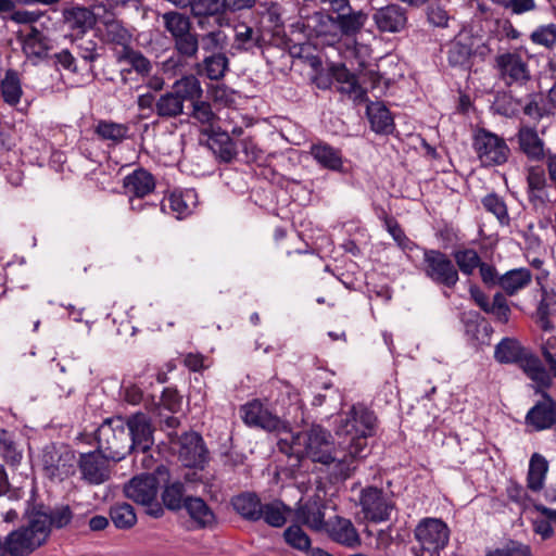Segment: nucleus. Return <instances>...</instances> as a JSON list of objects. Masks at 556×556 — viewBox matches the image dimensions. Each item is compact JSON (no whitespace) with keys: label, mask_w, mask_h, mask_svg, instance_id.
<instances>
[{"label":"nucleus","mask_w":556,"mask_h":556,"mask_svg":"<svg viewBox=\"0 0 556 556\" xmlns=\"http://www.w3.org/2000/svg\"><path fill=\"white\" fill-rule=\"evenodd\" d=\"M334 433L354 443V453L368 451L367 439L375 435L377 416L363 404L353 405L351 409L336 419Z\"/></svg>","instance_id":"nucleus-1"},{"label":"nucleus","mask_w":556,"mask_h":556,"mask_svg":"<svg viewBox=\"0 0 556 556\" xmlns=\"http://www.w3.org/2000/svg\"><path fill=\"white\" fill-rule=\"evenodd\" d=\"M494 359L504 365H517L530 380L544 382L540 377L546 374L542 361L516 338H503L495 345Z\"/></svg>","instance_id":"nucleus-2"},{"label":"nucleus","mask_w":556,"mask_h":556,"mask_svg":"<svg viewBox=\"0 0 556 556\" xmlns=\"http://www.w3.org/2000/svg\"><path fill=\"white\" fill-rule=\"evenodd\" d=\"M422 258L419 263L415 264L419 270L429 281L434 286L454 290L459 282L460 276L454 266L451 254L443 252L440 249H420Z\"/></svg>","instance_id":"nucleus-3"},{"label":"nucleus","mask_w":556,"mask_h":556,"mask_svg":"<svg viewBox=\"0 0 556 556\" xmlns=\"http://www.w3.org/2000/svg\"><path fill=\"white\" fill-rule=\"evenodd\" d=\"M125 418L114 416L103 420L94 433L97 448L111 460L119 462L132 452L131 438L125 428Z\"/></svg>","instance_id":"nucleus-4"},{"label":"nucleus","mask_w":556,"mask_h":556,"mask_svg":"<svg viewBox=\"0 0 556 556\" xmlns=\"http://www.w3.org/2000/svg\"><path fill=\"white\" fill-rule=\"evenodd\" d=\"M290 27L292 34L302 35L304 39L293 46L294 49H299V54L309 48L316 39H325L329 45L337 43L334 17L329 13L316 11L311 15H300V20Z\"/></svg>","instance_id":"nucleus-5"},{"label":"nucleus","mask_w":556,"mask_h":556,"mask_svg":"<svg viewBox=\"0 0 556 556\" xmlns=\"http://www.w3.org/2000/svg\"><path fill=\"white\" fill-rule=\"evenodd\" d=\"M544 382L533 381L534 394L540 395V400L528 410L525 417V424L534 431H543L556 427V400L547 392L552 387L551 377L540 376Z\"/></svg>","instance_id":"nucleus-6"},{"label":"nucleus","mask_w":556,"mask_h":556,"mask_svg":"<svg viewBox=\"0 0 556 556\" xmlns=\"http://www.w3.org/2000/svg\"><path fill=\"white\" fill-rule=\"evenodd\" d=\"M42 471L50 481H64L76 472V453L68 444L50 443L42 448Z\"/></svg>","instance_id":"nucleus-7"},{"label":"nucleus","mask_w":556,"mask_h":556,"mask_svg":"<svg viewBox=\"0 0 556 556\" xmlns=\"http://www.w3.org/2000/svg\"><path fill=\"white\" fill-rule=\"evenodd\" d=\"M170 471L160 464L152 472H143L132 477L124 486L125 495L135 503H149L156 498L161 484L168 482Z\"/></svg>","instance_id":"nucleus-8"},{"label":"nucleus","mask_w":556,"mask_h":556,"mask_svg":"<svg viewBox=\"0 0 556 556\" xmlns=\"http://www.w3.org/2000/svg\"><path fill=\"white\" fill-rule=\"evenodd\" d=\"M357 505L364 514V518L372 523L388 521L395 503L384 493L382 488L366 485L361 489Z\"/></svg>","instance_id":"nucleus-9"},{"label":"nucleus","mask_w":556,"mask_h":556,"mask_svg":"<svg viewBox=\"0 0 556 556\" xmlns=\"http://www.w3.org/2000/svg\"><path fill=\"white\" fill-rule=\"evenodd\" d=\"M472 147L484 166L502 165L510 153L505 140L485 128L477 130Z\"/></svg>","instance_id":"nucleus-10"},{"label":"nucleus","mask_w":556,"mask_h":556,"mask_svg":"<svg viewBox=\"0 0 556 556\" xmlns=\"http://www.w3.org/2000/svg\"><path fill=\"white\" fill-rule=\"evenodd\" d=\"M243 422L249 427L267 432H290V424L273 414L258 399H254L240 408Z\"/></svg>","instance_id":"nucleus-11"},{"label":"nucleus","mask_w":556,"mask_h":556,"mask_svg":"<svg viewBox=\"0 0 556 556\" xmlns=\"http://www.w3.org/2000/svg\"><path fill=\"white\" fill-rule=\"evenodd\" d=\"M339 439L338 444L342 451H334L332 453L333 460L324 464L328 467L330 483H339L349 479L356 469L357 459L366 457L369 452L362 450L359 454L354 453V447H356L354 443L343 438Z\"/></svg>","instance_id":"nucleus-12"},{"label":"nucleus","mask_w":556,"mask_h":556,"mask_svg":"<svg viewBox=\"0 0 556 556\" xmlns=\"http://www.w3.org/2000/svg\"><path fill=\"white\" fill-rule=\"evenodd\" d=\"M415 539L421 544V552L430 548L444 549L448 544L450 529L439 518H424L414 531Z\"/></svg>","instance_id":"nucleus-13"},{"label":"nucleus","mask_w":556,"mask_h":556,"mask_svg":"<svg viewBox=\"0 0 556 556\" xmlns=\"http://www.w3.org/2000/svg\"><path fill=\"white\" fill-rule=\"evenodd\" d=\"M178 459L188 468H205L208 463V450L200 433L191 431L180 437Z\"/></svg>","instance_id":"nucleus-14"},{"label":"nucleus","mask_w":556,"mask_h":556,"mask_svg":"<svg viewBox=\"0 0 556 556\" xmlns=\"http://www.w3.org/2000/svg\"><path fill=\"white\" fill-rule=\"evenodd\" d=\"M125 428L129 438L132 452H142L146 454L154 444V427L148 414L137 412L125 418Z\"/></svg>","instance_id":"nucleus-15"},{"label":"nucleus","mask_w":556,"mask_h":556,"mask_svg":"<svg viewBox=\"0 0 556 556\" xmlns=\"http://www.w3.org/2000/svg\"><path fill=\"white\" fill-rule=\"evenodd\" d=\"M111 460L104 453L96 448L88 453H81L76 459L81 479L90 485H99L110 479L108 462Z\"/></svg>","instance_id":"nucleus-16"},{"label":"nucleus","mask_w":556,"mask_h":556,"mask_svg":"<svg viewBox=\"0 0 556 556\" xmlns=\"http://www.w3.org/2000/svg\"><path fill=\"white\" fill-rule=\"evenodd\" d=\"M306 456L314 463L328 464L333 460L331 433L320 425H312L302 432Z\"/></svg>","instance_id":"nucleus-17"},{"label":"nucleus","mask_w":556,"mask_h":556,"mask_svg":"<svg viewBox=\"0 0 556 556\" xmlns=\"http://www.w3.org/2000/svg\"><path fill=\"white\" fill-rule=\"evenodd\" d=\"M496 68L507 86L513 84L523 85L530 80L528 64L515 52H506L496 55Z\"/></svg>","instance_id":"nucleus-18"},{"label":"nucleus","mask_w":556,"mask_h":556,"mask_svg":"<svg viewBox=\"0 0 556 556\" xmlns=\"http://www.w3.org/2000/svg\"><path fill=\"white\" fill-rule=\"evenodd\" d=\"M24 517L27 518V525L23 527L37 541V546H43L52 532L49 519L46 514V504L27 502Z\"/></svg>","instance_id":"nucleus-19"},{"label":"nucleus","mask_w":556,"mask_h":556,"mask_svg":"<svg viewBox=\"0 0 556 556\" xmlns=\"http://www.w3.org/2000/svg\"><path fill=\"white\" fill-rule=\"evenodd\" d=\"M372 20L380 33H401L407 26V11L399 4H388L379 8L372 14Z\"/></svg>","instance_id":"nucleus-20"},{"label":"nucleus","mask_w":556,"mask_h":556,"mask_svg":"<svg viewBox=\"0 0 556 556\" xmlns=\"http://www.w3.org/2000/svg\"><path fill=\"white\" fill-rule=\"evenodd\" d=\"M346 10L348 12H336L337 15L333 16L337 43L340 42L342 38H355L362 31L369 17L363 10L356 11L351 7L346 8Z\"/></svg>","instance_id":"nucleus-21"},{"label":"nucleus","mask_w":556,"mask_h":556,"mask_svg":"<svg viewBox=\"0 0 556 556\" xmlns=\"http://www.w3.org/2000/svg\"><path fill=\"white\" fill-rule=\"evenodd\" d=\"M446 58L451 67L470 71L473 65V39L457 35L446 45Z\"/></svg>","instance_id":"nucleus-22"},{"label":"nucleus","mask_w":556,"mask_h":556,"mask_svg":"<svg viewBox=\"0 0 556 556\" xmlns=\"http://www.w3.org/2000/svg\"><path fill=\"white\" fill-rule=\"evenodd\" d=\"M173 42L176 55L170 56L166 61L165 64L167 66L173 68L184 66L189 60L197 58L200 42L198 34L192 31V29L174 38Z\"/></svg>","instance_id":"nucleus-23"},{"label":"nucleus","mask_w":556,"mask_h":556,"mask_svg":"<svg viewBox=\"0 0 556 556\" xmlns=\"http://www.w3.org/2000/svg\"><path fill=\"white\" fill-rule=\"evenodd\" d=\"M202 135L208 137L207 147L220 162L231 163L237 156L236 143L227 131L220 127L203 129Z\"/></svg>","instance_id":"nucleus-24"},{"label":"nucleus","mask_w":556,"mask_h":556,"mask_svg":"<svg viewBox=\"0 0 556 556\" xmlns=\"http://www.w3.org/2000/svg\"><path fill=\"white\" fill-rule=\"evenodd\" d=\"M262 500L256 492L244 491L230 498V506L243 520L257 522L262 516Z\"/></svg>","instance_id":"nucleus-25"},{"label":"nucleus","mask_w":556,"mask_h":556,"mask_svg":"<svg viewBox=\"0 0 556 556\" xmlns=\"http://www.w3.org/2000/svg\"><path fill=\"white\" fill-rule=\"evenodd\" d=\"M528 200L533 205L553 202L548 192V185L545 170L542 166H530L527 174Z\"/></svg>","instance_id":"nucleus-26"},{"label":"nucleus","mask_w":556,"mask_h":556,"mask_svg":"<svg viewBox=\"0 0 556 556\" xmlns=\"http://www.w3.org/2000/svg\"><path fill=\"white\" fill-rule=\"evenodd\" d=\"M64 23L74 31L73 36L86 35L97 23L96 14L91 9L85 7H72L63 11Z\"/></svg>","instance_id":"nucleus-27"},{"label":"nucleus","mask_w":556,"mask_h":556,"mask_svg":"<svg viewBox=\"0 0 556 556\" xmlns=\"http://www.w3.org/2000/svg\"><path fill=\"white\" fill-rule=\"evenodd\" d=\"M185 509L197 529H213L217 525V517L207 503L199 496H187Z\"/></svg>","instance_id":"nucleus-28"},{"label":"nucleus","mask_w":556,"mask_h":556,"mask_svg":"<svg viewBox=\"0 0 556 556\" xmlns=\"http://www.w3.org/2000/svg\"><path fill=\"white\" fill-rule=\"evenodd\" d=\"M326 532L333 542L348 547L361 543L359 534L352 521L340 516H336L333 520L328 521Z\"/></svg>","instance_id":"nucleus-29"},{"label":"nucleus","mask_w":556,"mask_h":556,"mask_svg":"<svg viewBox=\"0 0 556 556\" xmlns=\"http://www.w3.org/2000/svg\"><path fill=\"white\" fill-rule=\"evenodd\" d=\"M313 159L323 167L331 172L343 173L342 151L325 141H318L311 146Z\"/></svg>","instance_id":"nucleus-30"},{"label":"nucleus","mask_w":556,"mask_h":556,"mask_svg":"<svg viewBox=\"0 0 556 556\" xmlns=\"http://www.w3.org/2000/svg\"><path fill=\"white\" fill-rule=\"evenodd\" d=\"M366 115L370 128L378 135H391L395 129L392 113L382 101L369 102Z\"/></svg>","instance_id":"nucleus-31"},{"label":"nucleus","mask_w":556,"mask_h":556,"mask_svg":"<svg viewBox=\"0 0 556 556\" xmlns=\"http://www.w3.org/2000/svg\"><path fill=\"white\" fill-rule=\"evenodd\" d=\"M123 187L127 194L144 198L153 192L155 179L149 170L139 167L124 178Z\"/></svg>","instance_id":"nucleus-32"},{"label":"nucleus","mask_w":556,"mask_h":556,"mask_svg":"<svg viewBox=\"0 0 556 556\" xmlns=\"http://www.w3.org/2000/svg\"><path fill=\"white\" fill-rule=\"evenodd\" d=\"M4 543L10 556H29L40 547L23 526L11 531L4 538Z\"/></svg>","instance_id":"nucleus-33"},{"label":"nucleus","mask_w":556,"mask_h":556,"mask_svg":"<svg viewBox=\"0 0 556 556\" xmlns=\"http://www.w3.org/2000/svg\"><path fill=\"white\" fill-rule=\"evenodd\" d=\"M520 151L531 161H542L545 157L544 141L533 127H521L517 134Z\"/></svg>","instance_id":"nucleus-34"},{"label":"nucleus","mask_w":556,"mask_h":556,"mask_svg":"<svg viewBox=\"0 0 556 556\" xmlns=\"http://www.w3.org/2000/svg\"><path fill=\"white\" fill-rule=\"evenodd\" d=\"M457 275L472 276L481 265L482 258L473 248H457L451 253Z\"/></svg>","instance_id":"nucleus-35"},{"label":"nucleus","mask_w":556,"mask_h":556,"mask_svg":"<svg viewBox=\"0 0 556 556\" xmlns=\"http://www.w3.org/2000/svg\"><path fill=\"white\" fill-rule=\"evenodd\" d=\"M532 273L529 268H514L501 276L500 288L506 295H515L519 290L531 283Z\"/></svg>","instance_id":"nucleus-36"},{"label":"nucleus","mask_w":556,"mask_h":556,"mask_svg":"<svg viewBox=\"0 0 556 556\" xmlns=\"http://www.w3.org/2000/svg\"><path fill=\"white\" fill-rule=\"evenodd\" d=\"M161 488H163L161 500L166 509L176 513L185 508L187 503L186 486L181 481L170 482L169 480L161 484Z\"/></svg>","instance_id":"nucleus-37"},{"label":"nucleus","mask_w":556,"mask_h":556,"mask_svg":"<svg viewBox=\"0 0 556 556\" xmlns=\"http://www.w3.org/2000/svg\"><path fill=\"white\" fill-rule=\"evenodd\" d=\"M229 66V60L225 53H213L203 59L202 63H197V73L204 71L206 77L211 80H219L225 76Z\"/></svg>","instance_id":"nucleus-38"},{"label":"nucleus","mask_w":556,"mask_h":556,"mask_svg":"<svg viewBox=\"0 0 556 556\" xmlns=\"http://www.w3.org/2000/svg\"><path fill=\"white\" fill-rule=\"evenodd\" d=\"M541 292V300L535 312L536 323L543 331H552L555 326L551 321L549 316L556 312V294H548L543 286Z\"/></svg>","instance_id":"nucleus-39"},{"label":"nucleus","mask_w":556,"mask_h":556,"mask_svg":"<svg viewBox=\"0 0 556 556\" xmlns=\"http://www.w3.org/2000/svg\"><path fill=\"white\" fill-rule=\"evenodd\" d=\"M235 41L238 43L237 49L249 51L253 48L262 49L266 45V40L260 29L254 30L252 27L241 24L236 27Z\"/></svg>","instance_id":"nucleus-40"},{"label":"nucleus","mask_w":556,"mask_h":556,"mask_svg":"<svg viewBox=\"0 0 556 556\" xmlns=\"http://www.w3.org/2000/svg\"><path fill=\"white\" fill-rule=\"evenodd\" d=\"M174 93L182 101H192V103L203 96L200 80L194 75L182 76L173 85Z\"/></svg>","instance_id":"nucleus-41"},{"label":"nucleus","mask_w":556,"mask_h":556,"mask_svg":"<svg viewBox=\"0 0 556 556\" xmlns=\"http://www.w3.org/2000/svg\"><path fill=\"white\" fill-rule=\"evenodd\" d=\"M548 470V463L539 453L531 456L527 476V486L534 492L542 490Z\"/></svg>","instance_id":"nucleus-42"},{"label":"nucleus","mask_w":556,"mask_h":556,"mask_svg":"<svg viewBox=\"0 0 556 556\" xmlns=\"http://www.w3.org/2000/svg\"><path fill=\"white\" fill-rule=\"evenodd\" d=\"M290 511L291 508L280 500L263 503L261 520L269 527L281 528L287 522L286 514Z\"/></svg>","instance_id":"nucleus-43"},{"label":"nucleus","mask_w":556,"mask_h":556,"mask_svg":"<svg viewBox=\"0 0 556 556\" xmlns=\"http://www.w3.org/2000/svg\"><path fill=\"white\" fill-rule=\"evenodd\" d=\"M0 90L3 101L10 105H16L23 94L18 73L9 68L0 83Z\"/></svg>","instance_id":"nucleus-44"},{"label":"nucleus","mask_w":556,"mask_h":556,"mask_svg":"<svg viewBox=\"0 0 556 556\" xmlns=\"http://www.w3.org/2000/svg\"><path fill=\"white\" fill-rule=\"evenodd\" d=\"M109 516L115 528L129 530L137 522V515L132 505L128 503H116L109 509Z\"/></svg>","instance_id":"nucleus-45"},{"label":"nucleus","mask_w":556,"mask_h":556,"mask_svg":"<svg viewBox=\"0 0 556 556\" xmlns=\"http://www.w3.org/2000/svg\"><path fill=\"white\" fill-rule=\"evenodd\" d=\"M119 62H127L130 68L123 70L122 73H130L135 70L138 74L144 76L149 75L152 65L151 62L138 50L132 49L130 46H124L118 56Z\"/></svg>","instance_id":"nucleus-46"},{"label":"nucleus","mask_w":556,"mask_h":556,"mask_svg":"<svg viewBox=\"0 0 556 556\" xmlns=\"http://www.w3.org/2000/svg\"><path fill=\"white\" fill-rule=\"evenodd\" d=\"M329 75L341 84H349V92L357 93V97L366 96L367 90L364 89L355 74L351 73L344 63H332L329 68Z\"/></svg>","instance_id":"nucleus-47"},{"label":"nucleus","mask_w":556,"mask_h":556,"mask_svg":"<svg viewBox=\"0 0 556 556\" xmlns=\"http://www.w3.org/2000/svg\"><path fill=\"white\" fill-rule=\"evenodd\" d=\"M155 113L162 118H175L184 113V102L173 91H168L156 100Z\"/></svg>","instance_id":"nucleus-48"},{"label":"nucleus","mask_w":556,"mask_h":556,"mask_svg":"<svg viewBox=\"0 0 556 556\" xmlns=\"http://www.w3.org/2000/svg\"><path fill=\"white\" fill-rule=\"evenodd\" d=\"M384 226L387 231L391 235L393 240L396 242V245L403 251L408 252L413 250L422 249L424 247H420L418 243L413 241L410 238H408L404 230L402 229L399 222L393 217L384 213Z\"/></svg>","instance_id":"nucleus-49"},{"label":"nucleus","mask_w":556,"mask_h":556,"mask_svg":"<svg viewBox=\"0 0 556 556\" xmlns=\"http://www.w3.org/2000/svg\"><path fill=\"white\" fill-rule=\"evenodd\" d=\"M164 28L172 38H176L192 29V22L189 16L178 11H168L162 15Z\"/></svg>","instance_id":"nucleus-50"},{"label":"nucleus","mask_w":556,"mask_h":556,"mask_svg":"<svg viewBox=\"0 0 556 556\" xmlns=\"http://www.w3.org/2000/svg\"><path fill=\"white\" fill-rule=\"evenodd\" d=\"M128 126L118 124L112 121L101 119L98 122L94 132L101 140H111L115 143H121L127 138Z\"/></svg>","instance_id":"nucleus-51"},{"label":"nucleus","mask_w":556,"mask_h":556,"mask_svg":"<svg viewBox=\"0 0 556 556\" xmlns=\"http://www.w3.org/2000/svg\"><path fill=\"white\" fill-rule=\"evenodd\" d=\"M46 514L52 530L64 529L74 519L73 510L67 504H58L54 507L46 505Z\"/></svg>","instance_id":"nucleus-52"},{"label":"nucleus","mask_w":556,"mask_h":556,"mask_svg":"<svg viewBox=\"0 0 556 556\" xmlns=\"http://www.w3.org/2000/svg\"><path fill=\"white\" fill-rule=\"evenodd\" d=\"M0 456L11 466H17L22 460V453L17 451L12 433L0 429Z\"/></svg>","instance_id":"nucleus-53"},{"label":"nucleus","mask_w":556,"mask_h":556,"mask_svg":"<svg viewBox=\"0 0 556 556\" xmlns=\"http://www.w3.org/2000/svg\"><path fill=\"white\" fill-rule=\"evenodd\" d=\"M482 320L483 316L477 311H467L460 314V321L464 325L465 334L475 345L479 343Z\"/></svg>","instance_id":"nucleus-54"},{"label":"nucleus","mask_w":556,"mask_h":556,"mask_svg":"<svg viewBox=\"0 0 556 556\" xmlns=\"http://www.w3.org/2000/svg\"><path fill=\"white\" fill-rule=\"evenodd\" d=\"M483 207L494 214L502 225L509 224V215L505 201L495 192L489 193L482 198Z\"/></svg>","instance_id":"nucleus-55"},{"label":"nucleus","mask_w":556,"mask_h":556,"mask_svg":"<svg viewBox=\"0 0 556 556\" xmlns=\"http://www.w3.org/2000/svg\"><path fill=\"white\" fill-rule=\"evenodd\" d=\"M283 539L288 545L295 549L311 551V539L299 525L289 526L283 532Z\"/></svg>","instance_id":"nucleus-56"},{"label":"nucleus","mask_w":556,"mask_h":556,"mask_svg":"<svg viewBox=\"0 0 556 556\" xmlns=\"http://www.w3.org/2000/svg\"><path fill=\"white\" fill-rule=\"evenodd\" d=\"M485 556H532L530 545L508 539L502 547L486 552Z\"/></svg>","instance_id":"nucleus-57"},{"label":"nucleus","mask_w":556,"mask_h":556,"mask_svg":"<svg viewBox=\"0 0 556 556\" xmlns=\"http://www.w3.org/2000/svg\"><path fill=\"white\" fill-rule=\"evenodd\" d=\"M194 197V190H186L185 192L174 191L169 194L167 202L169 208L177 213V217L180 218L191 213L188 201Z\"/></svg>","instance_id":"nucleus-58"},{"label":"nucleus","mask_w":556,"mask_h":556,"mask_svg":"<svg viewBox=\"0 0 556 556\" xmlns=\"http://www.w3.org/2000/svg\"><path fill=\"white\" fill-rule=\"evenodd\" d=\"M182 396L178 390L173 387H167L163 390L160 403L157 405L159 415L162 416V409L168 410L170 414H176L181 409Z\"/></svg>","instance_id":"nucleus-59"},{"label":"nucleus","mask_w":556,"mask_h":556,"mask_svg":"<svg viewBox=\"0 0 556 556\" xmlns=\"http://www.w3.org/2000/svg\"><path fill=\"white\" fill-rule=\"evenodd\" d=\"M72 43L76 45L77 54L86 62H94L100 55L97 52L98 43L93 39H86L85 35L73 36Z\"/></svg>","instance_id":"nucleus-60"},{"label":"nucleus","mask_w":556,"mask_h":556,"mask_svg":"<svg viewBox=\"0 0 556 556\" xmlns=\"http://www.w3.org/2000/svg\"><path fill=\"white\" fill-rule=\"evenodd\" d=\"M17 39L22 42V50L25 54H28L29 47L38 46L43 51L49 50L47 37L36 26H30V31L26 36H23L22 31H20Z\"/></svg>","instance_id":"nucleus-61"},{"label":"nucleus","mask_w":556,"mask_h":556,"mask_svg":"<svg viewBox=\"0 0 556 556\" xmlns=\"http://www.w3.org/2000/svg\"><path fill=\"white\" fill-rule=\"evenodd\" d=\"M302 438V432H298L292 435V440L289 441L287 439H280L277 442V447L280 453H283L289 458H294L295 463L292 465L293 467H299L303 459V451H295L294 445H300V440Z\"/></svg>","instance_id":"nucleus-62"},{"label":"nucleus","mask_w":556,"mask_h":556,"mask_svg":"<svg viewBox=\"0 0 556 556\" xmlns=\"http://www.w3.org/2000/svg\"><path fill=\"white\" fill-rule=\"evenodd\" d=\"M530 39L535 45L551 49L556 43V25L548 24L539 26L532 31Z\"/></svg>","instance_id":"nucleus-63"},{"label":"nucleus","mask_w":556,"mask_h":556,"mask_svg":"<svg viewBox=\"0 0 556 556\" xmlns=\"http://www.w3.org/2000/svg\"><path fill=\"white\" fill-rule=\"evenodd\" d=\"M190 116L201 124H211L216 117L215 113L212 111L211 104L206 101H201L200 99L192 103V112Z\"/></svg>","instance_id":"nucleus-64"}]
</instances>
